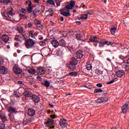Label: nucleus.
Listing matches in <instances>:
<instances>
[{
	"mask_svg": "<svg viewBox=\"0 0 129 129\" xmlns=\"http://www.w3.org/2000/svg\"><path fill=\"white\" fill-rule=\"evenodd\" d=\"M90 42H97L96 43H94V46L95 47H97V45H99V47L100 48H103L104 47V45H106V40L103 39H101L100 41H98V38L96 36H92L89 39Z\"/></svg>",
	"mask_w": 129,
	"mask_h": 129,
	"instance_id": "nucleus-1",
	"label": "nucleus"
},
{
	"mask_svg": "<svg viewBox=\"0 0 129 129\" xmlns=\"http://www.w3.org/2000/svg\"><path fill=\"white\" fill-rule=\"evenodd\" d=\"M35 42L34 40L29 38L26 39V42H25V46L27 49H32L34 46H35Z\"/></svg>",
	"mask_w": 129,
	"mask_h": 129,
	"instance_id": "nucleus-2",
	"label": "nucleus"
},
{
	"mask_svg": "<svg viewBox=\"0 0 129 129\" xmlns=\"http://www.w3.org/2000/svg\"><path fill=\"white\" fill-rule=\"evenodd\" d=\"M74 6H75V1L72 0L69 5H67L65 8L61 9V12H64V11H66L67 10H72Z\"/></svg>",
	"mask_w": 129,
	"mask_h": 129,
	"instance_id": "nucleus-3",
	"label": "nucleus"
},
{
	"mask_svg": "<svg viewBox=\"0 0 129 129\" xmlns=\"http://www.w3.org/2000/svg\"><path fill=\"white\" fill-rule=\"evenodd\" d=\"M44 124L46 125V126H50V128H54V120L52 119H47V121L44 122Z\"/></svg>",
	"mask_w": 129,
	"mask_h": 129,
	"instance_id": "nucleus-4",
	"label": "nucleus"
},
{
	"mask_svg": "<svg viewBox=\"0 0 129 129\" xmlns=\"http://www.w3.org/2000/svg\"><path fill=\"white\" fill-rule=\"evenodd\" d=\"M26 4L28 5L29 7L27 8V11L29 14H32L33 12V7H32V2L28 1L26 2Z\"/></svg>",
	"mask_w": 129,
	"mask_h": 129,
	"instance_id": "nucleus-5",
	"label": "nucleus"
},
{
	"mask_svg": "<svg viewBox=\"0 0 129 129\" xmlns=\"http://www.w3.org/2000/svg\"><path fill=\"white\" fill-rule=\"evenodd\" d=\"M59 124L61 127H63V128L66 127L67 126V125L68 124V123L67 122V120L62 118L60 119L59 121Z\"/></svg>",
	"mask_w": 129,
	"mask_h": 129,
	"instance_id": "nucleus-6",
	"label": "nucleus"
},
{
	"mask_svg": "<svg viewBox=\"0 0 129 129\" xmlns=\"http://www.w3.org/2000/svg\"><path fill=\"white\" fill-rule=\"evenodd\" d=\"M31 98L32 101L35 103H39V102H40V97H39V96L35 94L32 95Z\"/></svg>",
	"mask_w": 129,
	"mask_h": 129,
	"instance_id": "nucleus-7",
	"label": "nucleus"
},
{
	"mask_svg": "<svg viewBox=\"0 0 129 129\" xmlns=\"http://www.w3.org/2000/svg\"><path fill=\"white\" fill-rule=\"evenodd\" d=\"M0 73L3 75H6L8 73V69L5 66H0Z\"/></svg>",
	"mask_w": 129,
	"mask_h": 129,
	"instance_id": "nucleus-8",
	"label": "nucleus"
},
{
	"mask_svg": "<svg viewBox=\"0 0 129 129\" xmlns=\"http://www.w3.org/2000/svg\"><path fill=\"white\" fill-rule=\"evenodd\" d=\"M34 24H35L36 26H37V28L38 29H41V30H43L44 29V27L41 25L42 24V22L39 20H35L34 21Z\"/></svg>",
	"mask_w": 129,
	"mask_h": 129,
	"instance_id": "nucleus-9",
	"label": "nucleus"
},
{
	"mask_svg": "<svg viewBox=\"0 0 129 129\" xmlns=\"http://www.w3.org/2000/svg\"><path fill=\"white\" fill-rule=\"evenodd\" d=\"M36 72L39 75H44L46 71L42 68H37Z\"/></svg>",
	"mask_w": 129,
	"mask_h": 129,
	"instance_id": "nucleus-10",
	"label": "nucleus"
},
{
	"mask_svg": "<svg viewBox=\"0 0 129 129\" xmlns=\"http://www.w3.org/2000/svg\"><path fill=\"white\" fill-rule=\"evenodd\" d=\"M35 113L36 111L34 109L31 108L28 109L27 114L29 116H34Z\"/></svg>",
	"mask_w": 129,
	"mask_h": 129,
	"instance_id": "nucleus-11",
	"label": "nucleus"
},
{
	"mask_svg": "<svg viewBox=\"0 0 129 129\" xmlns=\"http://www.w3.org/2000/svg\"><path fill=\"white\" fill-rule=\"evenodd\" d=\"M83 38V36L81 33H77L76 34V39L78 40V41H82V42H84V39H82Z\"/></svg>",
	"mask_w": 129,
	"mask_h": 129,
	"instance_id": "nucleus-12",
	"label": "nucleus"
},
{
	"mask_svg": "<svg viewBox=\"0 0 129 129\" xmlns=\"http://www.w3.org/2000/svg\"><path fill=\"white\" fill-rule=\"evenodd\" d=\"M124 74H125V73L123 70H118L116 73V75L117 77H122Z\"/></svg>",
	"mask_w": 129,
	"mask_h": 129,
	"instance_id": "nucleus-13",
	"label": "nucleus"
},
{
	"mask_svg": "<svg viewBox=\"0 0 129 129\" xmlns=\"http://www.w3.org/2000/svg\"><path fill=\"white\" fill-rule=\"evenodd\" d=\"M8 110L10 112V113H11V114H14V113H15V114L18 113V111H17L16 108H13L12 107H9Z\"/></svg>",
	"mask_w": 129,
	"mask_h": 129,
	"instance_id": "nucleus-14",
	"label": "nucleus"
},
{
	"mask_svg": "<svg viewBox=\"0 0 129 129\" xmlns=\"http://www.w3.org/2000/svg\"><path fill=\"white\" fill-rule=\"evenodd\" d=\"M1 39L5 43H8V41L10 40V37L7 35H3Z\"/></svg>",
	"mask_w": 129,
	"mask_h": 129,
	"instance_id": "nucleus-15",
	"label": "nucleus"
},
{
	"mask_svg": "<svg viewBox=\"0 0 129 129\" xmlns=\"http://www.w3.org/2000/svg\"><path fill=\"white\" fill-rule=\"evenodd\" d=\"M40 13V10L39 8H36L35 10L33 11V14L34 15V18H37L39 16V13Z\"/></svg>",
	"mask_w": 129,
	"mask_h": 129,
	"instance_id": "nucleus-16",
	"label": "nucleus"
},
{
	"mask_svg": "<svg viewBox=\"0 0 129 129\" xmlns=\"http://www.w3.org/2000/svg\"><path fill=\"white\" fill-rule=\"evenodd\" d=\"M51 44L54 48H58L59 45V42L57 40L53 39L51 41Z\"/></svg>",
	"mask_w": 129,
	"mask_h": 129,
	"instance_id": "nucleus-17",
	"label": "nucleus"
},
{
	"mask_svg": "<svg viewBox=\"0 0 129 129\" xmlns=\"http://www.w3.org/2000/svg\"><path fill=\"white\" fill-rule=\"evenodd\" d=\"M58 43H59V45L61 46V47L66 46V41H65V39L63 38L59 40Z\"/></svg>",
	"mask_w": 129,
	"mask_h": 129,
	"instance_id": "nucleus-18",
	"label": "nucleus"
},
{
	"mask_svg": "<svg viewBox=\"0 0 129 129\" xmlns=\"http://www.w3.org/2000/svg\"><path fill=\"white\" fill-rule=\"evenodd\" d=\"M83 57V51L82 50H79L77 52V57L78 59H81Z\"/></svg>",
	"mask_w": 129,
	"mask_h": 129,
	"instance_id": "nucleus-19",
	"label": "nucleus"
},
{
	"mask_svg": "<svg viewBox=\"0 0 129 129\" xmlns=\"http://www.w3.org/2000/svg\"><path fill=\"white\" fill-rule=\"evenodd\" d=\"M68 68L70 70H71L72 71H74V70L76 69V64H74L70 62Z\"/></svg>",
	"mask_w": 129,
	"mask_h": 129,
	"instance_id": "nucleus-20",
	"label": "nucleus"
},
{
	"mask_svg": "<svg viewBox=\"0 0 129 129\" xmlns=\"http://www.w3.org/2000/svg\"><path fill=\"white\" fill-rule=\"evenodd\" d=\"M60 15H62V16H64V17H70V16H71L70 11L68 12L61 11Z\"/></svg>",
	"mask_w": 129,
	"mask_h": 129,
	"instance_id": "nucleus-21",
	"label": "nucleus"
},
{
	"mask_svg": "<svg viewBox=\"0 0 129 129\" xmlns=\"http://www.w3.org/2000/svg\"><path fill=\"white\" fill-rule=\"evenodd\" d=\"M13 71L16 74H21L22 72V70H21V69L19 68L16 67L13 68Z\"/></svg>",
	"mask_w": 129,
	"mask_h": 129,
	"instance_id": "nucleus-22",
	"label": "nucleus"
},
{
	"mask_svg": "<svg viewBox=\"0 0 129 129\" xmlns=\"http://www.w3.org/2000/svg\"><path fill=\"white\" fill-rule=\"evenodd\" d=\"M23 95L25 97H32V93H30L29 91H25L23 93Z\"/></svg>",
	"mask_w": 129,
	"mask_h": 129,
	"instance_id": "nucleus-23",
	"label": "nucleus"
},
{
	"mask_svg": "<svg viewBox=\"0 0 129 129\" xmlns=\"http://www.w3.org/2000/svg\"><path fill=\"white\" fill-rule=\"evenodd\" d=\"M128 106V104H125L122 107V113H126V109H127V107Z\"/></svg>",
	"mask_w": 129,
	"mask_h": 129,
	"instance_id": "nucleus-24",
	"label": "nucleus"
},
{
	"mask_svg": "<svg viewBox=\"0 0 129 129\" xmlns=\"http://www.w3.org/2000/svg\"><path fill=\"white\" fill-rule=\"evenodd\" d=\"M28 73H29L30 74H31V75H34L36 73V70L35 69H29L27 70Z\"/></svg>",
	"mask_w": 129,
	"mask_h": 129,
	"instance_id": "nucleus-25",
	"label": "nucleus"
},
{
	"mask_svg": "<svg viewBox=\"0 0 129 129\" xmlns=\"http://www.w3.org/2000/svg\"><path fill=\"white\" fill-rule=\"evenodd\" d=\"M70 63L75 65H77V64H78V61H77V59L75 57H72Z\"/></svg>",
	"mask_w": 129,
	"mask_h": 129,
	"instance_id": "nucleus-26",
	"label": "nucleus"
},
{
	"mask_svg": "<svg viewBox=\"0 0 129 129\" xmlns=\"http://www.w3.org/2000/svg\"><path fill=\"white\" fill-rule=\"evenodd\" d=\"M17 31L20 34H23L24 33V28L21 26H18L17 28Z\"/></svg>",
	"mask_w": 129,
	"mask_h": 129,
	"instance_id": "nucleus-27",
	"label": "nucleus"
},
{
	"mask_svg": "<svg viewBox=\"0 0 129 129\" xmlns=\"http://www.w3.org/2000/svg\"><path fill=\"white\" fill-rule=\"evenodd\" d=\"M39 10L40 11V13H43L45 12V6L41 5L38 7Z\"/></svg>",
	"mask_w": 129,
	"mask_h": 129,
	"instance_id": "nucleus-28",
	"label": "nucleus"
},
{
	"mask_svg": "<svg viewBox=\"0 0 129 129\" xmlns=\"http://www.w3.org/2000/svg\"><path fill=\"white\" fill-rule=\"evenodd\" d=\"M46 4H48V5H51V6H55V2L53 0H47L46 1Z\"/></svg>",
	"mask_w": 129,
	"mask_h": 129,
	"instance_id": "nucleus-29",
	"label": "nucleus"
},
{
	"mask_svg": "<svg viewBox=\"0 0 129 129\" xmlns=\"http://www.w3.org/2000/svg\"><path fill=\"white\" fill-rule=\"evenodd\" d=\"M77 74H78V72H72L69 74L70 76L72 77L77 76Z\"/></svg>",
	"mask_w": 129,
	"mask_h": 129,
	"instance_id": "nucleus-30",
	"label": "nucleus"
},
{
	"mask_svg": "<svg viewBox=\"0 0 129 129\" xmlns=\"http://www.w3.org/2000/svg\"><path fill=\"white\" fill-rule=\"evenodd\" d=\"M0 117L3 121V122L4 123L6 121H8V118H7V117L6 116H0Z\"/></svg>",
	"mask_w": 129,
	"mask_h": 129,
	"instance_id": "nucleus-31",
	"label": "nucleus"
},
{
	"mask_svg": "<svg viewBox=\"0 0 129 129\" xmlns=\"http://www.w3.org/2000/svg\"><path fill=\"white\" fill-rule=\"evenodd\" d=\"M34 30H31L29 32L30 37H32V39H35V36L34 35Z\"/></svg>",
	"mask_w": 129,
	"mask_h": 129,
	"instance_id": "nucleus-32",
	"label": "nucleus"
},
{
	"mask_svg": "<svg viewBox=\"0 0 129 129\" xmlns=\"http://www.w3.org/2000/svg\"><path fill=\"white\" fill-rule=\"evenodd\" d=\"M110 31L112 35H114V34H115V31H116V28L113 27L110 29Z\"/></svg>",
	"mask_w": 129,
	"mask_h": 129,
	"instance_id": "nucleus-33",
	"label": "nucleus"
},
{
	"mask_svg": "<svg viewBox=\"0 0 129 129\" xmlns=\"http://www.w3.org/2000/svg\"><path fill=\"white\" fill-rule=\"evenodd\" d=\"M117 79V78H114L111 81L108 82L107 83V84H112V83H113L114 82H115V81H116Z\"/></svg>",
	"mask_w": 129,
	"mask_h": 129,
	"instance_id": "nucleus-34",
	"label": "nucleus"
},
{
	"mask_svg": "<svg viewBox=\"0 0 129 129\" xmlns=\"http://www.w3.org/2000/svg\"><path fill=\"white\" fill-rule=\"evenodd\" d=\"M31 122V121H30L29 120H23V124L24 125H27V124H30V123Z\"/></svg>",
	"mask_w": 129,
	"mask_h": 129,
	"instance_id": "nucleus-35",
	"label": "nucleus"
},
{
	"mask_svg": "<svg viewBox=\"0 0 129 129\" xmlns=\"http://www.w3.org/2000/svg\"><path fill=\"white\" fill-rule=\"evenodd\" d=\"M102 89H95L94 91V93H99V92H102Z\"/></svg>",
	"mask_w": 129,
	"mask_h": 129,
	"instance_id": "nucleus-36",
	"label": "nucleus"
},
{
	"mask_svg": "<svg viewBox=\"0 0 129 129\" xmlns=\"http://www.w3.org/2000/svg\"><path fill=\"white\" fill-rule=\"evenodd\" d=\"M28 27L30 28V29H33L34 28V25L33 23L30 21L29 23L27 24Z\"/></svg>",
	"mask_w": 129,
	"mask_h": 129,
	"instance_id": "nucleus-37",
	"label": "nucleus"
},
{
	"mask_svg": "<svg viewBox=\"0 0 129 129\" xmlns=\"http://www.w3.org/2000/svg\"><path fill=\"white\" fill-rule=\"evenodd\" d=\"M123 67L125 68V71H127V72H129V65L123 64Z\"/></svg>",
	"mask_w": 129,
	"mask_h": 129,
	"instance_id": "nucleus-38",
	"label": "nucleus"
},
{
	"mask_svg": "<svg viewBox=\"0 0 129 129\" xmlns=\"http://www.w3.org/2000/svg\"><path fill=\"white\" fill-rule=\"evenodd\" d=\"M87 69L89 71L92 69V66L91 65V64H89L88 63H87Z\"/></svg>",
	"mask_w": 129,
	"mask_h": 129,
	"instance_id": "nucleus-39",
	"label": "nucleus"
},
{
	"mask_svg": "<svg viewBox=\"0 0 129 129\" xmlns=\"http://www.w3.org/2000/svg\"><path fill=\"white\" fill-rule=\"evenodd\" d=\"M44 85L45 86V87H49L50 86V82L48 81H45L44 83Z\"/></svg>",
	"mask_w": 129,
	"mask_h": 129,
	"instance_id": "nucleus-40",
	"label": "nucleus"
},
{
	"mask_svg": "<svg viewBox=\"0 0 129 129\" xmlns=\"http://www.w3.org/2000/svg\"><path fill=\"white\" fill-rule=\"evenodd\" d=\"M101 98L102 99V102H106L108 101V98H107L106 97H101Z\"/></svg>",
	"mask_w": 129,
	"mask_h": 129,
	"instance_id": "nucleus-41",
	"label": "nucleus"
},
{
	"mask_svg": "<svg viewBox=\"0 0 129 129\" xmlns=\"http://www.w3.org/2000/svg\"><path fill=\"white\" fill-rule=\"evenodd\" d=\"M55 2L57 7H60L61 6V1L60 0H55Z\"/></svg>",
	"mask_w": 129,
	"mask_h": 129,
	"instance_id": "nucleus-42",
	"label": "nucleus"
},
{
	"mask_svg": "<svg viewBox=\"0 0 129 129\" xmlns=\"http://www.w3.org/2000/svg\"><path fill=\"white\" fill-rule=\"evenodd\" d=\"M94 14V12H93V11H91V10H89L87 12V16H88V15H90V16H91V15H93Z\"/></svg>",
	"mask_w": 129,
	"mask_h": 129,
	"instance_id": "nucleus-43",
	"label": "nucleus"
},
{
	"mask_svg": "<svg viewBox=\"0 0 129 129\" xmlns=\"http://www.w3.org/2000/svg\"><path fill=\"white\" fill-rule=\"evenodd\" d=\"M68 49L70 52H74V51L76 50L74 47L71 46H69Z\"/></svg>",
	"mask_w": 129,
	"mask_h": 129,
	"instance_id": "nucleus-44",
	"label": "nucleus"
},
{
	"mask_svg": "<svg viewBox=\"0 0 129 129\" xmlns=\"http://www.w3.org/2000/svg\"><path fill=\"white\" fill-rule=\"evenodd\" d=\"M20 35H16L14 38L15 41H18V42H21V39H20Z\"/></svg>",
	"mask_w": 129,
	"mask_h": 129,
	"instance_id": "nucleus-45",
	"label": "nucleus"
},
{
	"mask_svg": "<svg viewBox=\"0 0 129 129\" xmlns=\"http://www.w3.org/2000/svg\"><path fill=\"white\" fill-rule=\"evenodd\" d=\"M82 18L83 20H87L88 16L87 14H83L82 15Z\"/></svg>",
	"mask_w": 129,
	"mask_h": 129,
	"instance_id": "nucleus-46",
	"label": "nucleus"
},
{
	"mask_svg": "<svg viewBox=\"0 0 129 129\" xmlns=\"http://www.w3.org/2000/svg\"><path fill=\"white\" fill-rule=\"evenodd\" d=\"M96 102L97 103H102V99H101V98H100L96 100Z\"/></svg>",
	"mask_w": 129,
	"mask_h": 129,
	"instance_id": "nucleus-47",
	"label": "nucleus"
},
{
	"mask_svg": "<svg viewBox=\"0 0 129 129\" xmlns=\"http://www.w3.org/2000/svg\"><path fill=\"white\" fill-rule=\"evenodd\" d=\"M106 45H107V46H112L113 45V43L111 42V41H106Z\"/></svg>",
	"mask_w": 129,
	"mask_h": 129,
	"instance_id": "nucleus-48",
	"label": "nucleus"
},
{
	"mask_svg": "<svg viewBox=\"0 0 129 129\" xmlns=\"http://www.w3.org/2000/svg\"><path fill=\"white\" fill-rule=\"evenodd\" d=\"M20 12L23 13V14H27V10L24 8H22L20 10Z\"/></svg>",
	"mask_w": 129,
	"mask_h": 129,
	"instance_id": "nucleus-49",
	"label": "nucleus"
},
{
	"mask_svg": "<svg viewBox=\"0 0 129 129\" xmlns=\"http://www.w3.org/2000/svg\"><path fill=\"white\" fill-rule=\"evenodd\" d=\"M5 127H6V125L3 123H0V129H5Z\"/></svg>",
	"mask_w": 129,
	"mask_h": 129,
	"instance_id": "nucleus-50",
	"label": "nucleus"
},
{
	"mask_svg": "<svg viewBox=\"0 0 129 129\" xmlns=\"http://www.w3.org/2000/svg\"><path fill=\"white\" fill-rule=\"evenodd\" d=\"M3 3L4 4H10L11 0H3Z\"/></svg>",
	"mask_w": 129,
	"mask_h": 129,
	"instance_id": "nucleus-51",
	"label": "nucleus"
},
{
	"mask_svg": "<svg viewBox=\"0 0 129 129\" xmlns=\"http://www.w3.org/2000/svg\"><path fill=\"white\" fill-rule=\"evenodd\" d=\"M8 13L10 15V16H14V13H13V10H11L9 11Z\"/></svg>",
	"mask_w": 129,
	"mask_h": 129,
	"instance_id": "nucleus-52",
	"label": "nucleus"
},
{
	"mask_svg": "<svg viewBox=\"0 0 129 129\" xmlns=\"http://www.w3.org/2000/svg\"><path fill=\"white\" fill-rule=\"evenodd\" d=\"M9 15H10V14H9L8 12L6 13V17H5V19H6V20H7V21H10V19H8V16Z\"/></svg>",
	"mask_w": 129,
	"mask_h": 129,
	"instance_id": "nucleus-53",
	"label": "nucleus"
},
{
	"mask_svg": "<svg viewBox=\"0 0 129 129\" xmlns=\"http://www.w3.org/2000/svg\"><path fill=\"white\" fill-rule=\"evenodd\" d=\"M96 86L97 87L101 88V87H102V84H101L100 83H98V84H96Z\"/></svg>",
	"mask_w": 129,
	"mask_h": 129,
	"instance_id": "nucleus-54",
	"label": "nucleus"
},
{
	"mask_svg": "<svg viewBox=\"0 0 129 129\" xmlns=\"http://www.w3.org/2000/svg\"><path fill=\"white\" fill-rule=\"evenodd\" d=\"M14 45H15V46L16 47V48H19V42H15L14 43Z\"/></svg>",
	"mask_w": 129,
	"mask_h": 129,
	"instance_id": "nucleus-55",
	"label": "nucleus"
},
{
	"mask_svg": "<svg viewBox=\"0 0 129 129\" xmlns=\"http://www.w3.org/2000/svg\"><path fill=\"white\" fill-rule=\"evenodd\" d=\"M14 95H15L16 97L20 98V95H18L17 94V91H14Z\"/></svg>",
	"mask_w": 129,
	"mask_h": 129,
	"instance_id": "nucleus-56",
	"label": "nucleus"
},
{
	"mask_svg": "<svg viewBox=\"0 0 129 129\" xmlns=\"http://www.w3.org/2000/svg\"><path fill=\"white\" fill-rule=\"evenodd\" d=\"M22 36H23L24 39H27V35L25 34V32H23L22 34Z\"/></svg>",
	"mask_w": 129,
	"mask_h": 129,
	"instance_id": "nucleus-57",
	"label": "nucleus"
},
{
	"mask_svg": "<svg viewBox=\"0 0 129 129\" xmlns=\"http://www.w3.org/2000/svg\"><path fill=\"white\" fill-rule=\"evenodd\" d=\"M36 78L38 80H39V81H42V78H41V77L37 76Z\"/></svg>",
	"mask_w": 129,
	"mask_h": 129,
	"instance_id": "nucleus-58",
	"label": "nucleus"
},
{
	"mask_svg": "<svg viewBox=\"0 0 129 129\" xmlns=\"http://www.w3.org/2000/svg\"><path fill=\"white\" fill-rule=\"evenodd\" d=\"M6 12H4V13L2 14V16H3V18H5V19H6V17H7V16H6Z\"/></svg>",
	"mask_w": 129,
	"mask_h": 129,
	"instance_id": "nucleus-59",
	"label": "nucleus"
},
{
	"mask_svg": "<svg viewBox=\"0 0 129 129\" xmlns=\"http://www.w3.org/2000/svg\"><path fill=\"white\" fill-rule=\"evenodd\" d=\"M51 118H55L56 117V115L55 114H52L50 115Z\"/></svg>",
	"mask_w": 129,
	"mask_h": 129,
	"instance_id": "nucleus-60",
	"label": "nucleus"
},
{
	"mask_svg": "<svg viewBox=\"0 0 129 129\" xmlns=\"http://www.w3.org/2000/svg\"><path fill=\"white\" fill-rule=\"evenodd\" d=\"M48 105H49V106H50V107H52V108H54V105H53L51 103H49V104H48Z\"/></svg>",
	"mask_w": 129,
	"mask_h": 129,
	"instance_id": "nucleus-61",
	"label": "nucleus"
},
{
	"mask_svg": "<svg viewBox=\"0 0 129 129\" xmlns=\"http://www.w3.org/2000/svg\"><path fill=\"white\" fill-rule=\"evenodd\" d=\"M39 2H40V0H34V3L35 4H39Z\"/></svg>",
	"mask_w": 129,
	"mask_h": 129,
	"instance_id": "nucleus-62",
	"label": "nucleus"
},
{
	"mask_svg": "<svg viewBox=\"0 0 129 129\" xmlns=\"http://www.w3.org/2000/svg\"><path fill=\"white\" fill-rule=\"evenodd\" d=\"M17 83L19 84H23V81H18L17 82Z\"/></svg>",
	"mask_w": 129,
	"mask_h": 129,
	"instance_id": "nucleus-63",
	"label": "nucleus"
},
{
	"mask_svg": "<svg viewBox=\"0 0 129 129\" xmlns=\"http://www.w3.org/2000/svg\"><path fill=\"white\" fill-rule=\"evenodd\" d=\"M119 59H121L122 60H123V59H124V57H123V56H122V55H119Z\"/></svg>",
	"mask_w": 129,
	"mask_h": 129,
	"instance_id": "nucleus-64",
	"label": "nucleus"
}]
</instances>
